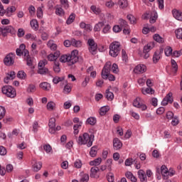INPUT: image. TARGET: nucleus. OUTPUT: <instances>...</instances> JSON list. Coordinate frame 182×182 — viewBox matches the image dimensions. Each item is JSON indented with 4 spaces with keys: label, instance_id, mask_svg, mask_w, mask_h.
<instances>
[{
    "label": "nucleus",
    "instance_id": "55",
    "mask_svg": "<svg viewBox=\"0 0 182 182\" xmlns=\"http://www.w3.org/2000/svg\"><path fill=\"white\" fill-rule=\"evenodd\" d=\"M60 4L65 9H68L69 8V1L68 0H60Z\"/></svg>",
    "mask_w": 182,
    "mask_h": 182
},
{
    "label": "nucleus",
    "instance_id": "9",
    "mask_svg": "<svg viewBox=\"0 0 182 182\" xmlns=\"http://www.w3.org/2000/svg\"><path fill=\"white\" fill-rule=\"evenodd\" d=\"M88 50L92 55H96L97 52V43L95 42V40L90 38L87 40Z\"/></svg>",
    "mask_w": 182,
    "mask_h": 182
},
{
    "label": "nucleus",
    "instance_id": "62",
    "mask_svg": "<svg viewBox=\"0 0 182 182\" xmlns=\"http://www.w3.org/2000/svg\"><path fill=\"white\" fill-rule=\"evenodd\" d=\"M43 149L47 154H49L50 151H52V146H50L49 144H46L43 146Z\"/></svg>",
    "mask_w": 182,
    "mask_h": 182
},
{
    "label": "nucleus",
    "instance_id": "56",
    "mask_svg": "<svg viewBox=\"0 0 182 182\" xmlns=\"http://www.w3.org/2000/svg\"><path fill=\"white\" fill-rule=\"evenodd\" d=\"M111 70L113 73H119V66L117 65V64L114 63L111 68Z\"/></svg>",
    "mask_w": 182,
    "mask_h": 182
},
{
    "label": "nucleus",
    "instance_id": "26",
    "mask_svg": "<svg viewBox=\"0 0 182 182\" xmlns=\"http://www.w3.org/2000/svg\"><path fill=\"white\" fill-rule=\"evenodd\" d=\"M110 110V107L109 106H104L102 107L100 109V116H105V114H106V113Z\"/></svg>",
    "mask_w": 182,
    "mask_h": 182
},
{
    "label": "nucleus",
    "instance_id": "1",
    "mask_svg": "<svg viewBox=\"0 0 182 182\" xmlns=\"http://www.w3.org/2000/svg\"><path fill=\"white\" fill-rule=\"evenodd\" d=\"M79 51L77 50H74L70 54H64L60 56V62L61 63H67L68 66H73L75 63L79 62Z\"/></svg>",
    "mask_w": 182,
    "mask_h": 182
},
{
    "label": "nucleus",
    "instance_id": "28",
    "mask_svg": "<svg viewBox=\"0 0 182 182\" xmlns=\"http://www.w3.org/2000/svg\"><path fill=\"white\" fill-rule=\"evenodd\" d=\"M42 168V162H35V164L33 165V171H39Z\"/></svg>",
    "mask_w": 182,
    "mask_h": 182
},
{
    "label": "nucleus",
    "instance_id": "32",
    "mask_svg": "<svg viewBox=\"0 0 182 182\" xmlns=\"http://www.w3.org/2000/svg\"><path fill=\"white\" fill-rule=\"evenodd\" d=\"M76 16V14H75L74 13H72L68 18L66 21V23L67 25H70V23H73V21H75V18Z\"/></svg>",
    "mask_w": 182,
    "mask_h": 182
},
{
    "label": "nucleus",
    "instance_id": "8",
    "mask_svg": "<svg viewBox=\"0 0 182 182\" xmlns=\"http://www.w3.org/2000/svg\"><path fill=\"white\" fill-rule=\"evenodd\" d=\"M112 69V63L108 61L104 65V68L101 73V76L102 79L107 80V77H109L107 75L110 74V70Z\"/></svg>",
    "mask_w": 182,
    "mask_h": 182
},
{
    "label": "nucleus",
    "instance_id": "50",
    "mask_svg": "<svg viewBox=\"0 0 182 182\" xmlns=\"http://www.w3.org/2000/svg\"><path fill=\"white\" fill-rule=\"evenodd\" d=\"M55 106H56V104H55V102L50 101V102H48L47 104V109H48V110L52 111L55 109Z\"/></svg>",
    "mask_w": 182,
    "mask_h": 182
},
{
    "label": "nucleus",
    "instance_id": "27",
    "mask_svg": "<svg viewBox=\"0 0 182 182\" xmlns=\"http://www.w3.org/2000/svg\"><path fill=\"white\" fill-rule=\"evenodd\" d=\"M5 11V14H6L7 16L11 17V15H12V14L16 11V8H15V6L8 7Z\"/></svg>",
    "mask_w": 182,
    "mask_h": 182
},
{
    "label": "nucleus",
    "instance_id": "23",
    "mask_svg": "<svg viewBox=\"0 0 182 182\" xmlns=\"http://www.w3.org/2000/svg\"><path fill=\"white\" fill-rule=\"evenodd\" d=\"M102 26H105V21H100L95 24L94 27L95 32H99L102 29Z\"/></svg>",
    "mask_w": 182,
    "mask_h": 182
},
{
    "label": "nucleus",
    "instance_id": "60",
    "mask_svg": "<svg viewBox=\"0 0 182 182\" xmlns=\"http://www.w3.org/2000/svg\"><path fill=\"white\" fill-rule=\"evenodd\" d=\"M110 29H112V27L110 25L107 24L105 26L104 28L102 29L103 33H109L110 32Z\"/></svg>",
    "mask_w": 182,
    "mask_h": 182
},
{
    "label": "nucleus",
    "instance_id": "19",
    "mask_svg": "<svg viewBox=\"0 0 182 182\" xmlns=\"http://www.w3.org/2000/svg\"><path fill=\"white\" fill-rule=\"evenodd\" d=\"M172 15L175 19H177V21H180L182 22V12L181 11H178L177 9H173L172 11Z\"/></svg>",
    "mask_w": 182,
    "mask_h": 182
},
{
    "label": "nucleus",
    "instance_id": "7",
    "mask_svg": "<svg viewBox=\"0 0 182 182\" xmlns=\"http://www.w3.org/2000/svg\"><path fill=\"white\" fill-rule=\"evenodd\" d=\"M1 35L4 38L8 36V33H11V35H15L16 33V30L12 26H3L1 27Z\"/></svg>",
    "mask_w": 182,
    "mask_h": 182
},
{
    "label": "nucleus",
    "instance_id": "40",
    "mask_svg": "<svg viewBox=\"0 0 182 182\" xmlns=\"http://www.w3.org/2000/svg\"><path fill=\"white\" fill-rule=\"evenodd\" d=\"M17 77H18V79H21L22 80H25V79H26V73L23 70L18 71L17 73Z\"/></svg>",
    "mask_w": 182,
    "mask_h": 182
},
{
    "label": "nucleus",
    "instance_id": "13",
    "mask_svg": "<svg viewBox=\"0 0 182 182\" xmlns=\"http://www.w3.org/2000/svg\"><path fill=\"white\" fill-rule=\"evenodd\" d=\"M59 56H60V52L55 51L54 53H50L48 55V60H50V62H57L56 60Z\"/></svg>",
    "mask_w": 182,
    "mask_h": 182
},
{
    "label": "nucleus",
    "instance_id": "11",
    "mask_svg": "<svg viewBox=\"0 0 182 182\" xmlns=\"http://www.w3.org/2000/svg\"><path fill=\"white\" fill-rule=\"evenodd\" d=\"M173 93L172 92H168L166 96L163 99L161 102L162 106H167L168 103H173Z\"/></svg>",
    "mask_w": 182,
    "mask_h": 182
},
{
    "label": "nucleus",
    "instance_id": "37",
    "mask_svg": "<svg viewBox=\"0 0 182 182\" xmlns=\"http://www.w3.org/2000/svg\"><path fill=\"white\" fill-rule=\"evenodd\" d=\"M152 49H153V43H148L146 46L144 47L143 53H149V52H150V50H151Z\"/></svg>",
    "mask_w": 182,
    "mask_h": 182
},
{
    "label": "nucleus",
    "instance_id": "5",
    "mask_svg": "<svg viewBox=\"0 0 182 182\" xmlns=\"http://www.w3.org/2000/svg\"><path fill=\"white\" fill-rule=\"evenodd\" d=\"M15 58H16V55L14 53L7 54L3 60L5 66H14L15 65Z\"/></svg>",
    "mask_w": 182,
    "mask_h": 182
},
{
    "label": "nucleus",
    "instance_id": "52",
    "mask_svg": "<svg viewBox=\"0 0 182 182\" xmlns=\"http://www.w3.org/2000/svg\"><path fill=\"white\" fill-rule=\"evenodd\" d=\"M129 114L134 117L136 120H139L140 119V115L139 114L134 112L132 109L129 111Z\"/></svg>",
    "mask_w": 182,
    "mask_h": 182
},
{
    "label": "nucleus",
    "instance_id": "17",
    "mask_svg": "<svg viewBox=\"0 0 182 182\" xmlns=\"http://www.w3.org/2000/svg\"><path fill=\"white\" fill-rule=\"evenodd\" d=\"M161 173L162 174V176L165 180H167L168 178L170 172H168V169L167 168V166H166L165 165H163L161 167Z\"/></svg>",
    "mask_w": 182,
    "mask_h": 182
},
{
    "label": "nucleus",
    "instance_id": "49",
    "mask_svg": "<svg viewBox=\"0 0 182 182\" xmlns=\"http://www.w3.org/2000/svg\"><path fill=\"white\" fill-rule=\"evenodd\" d=\"M49 127H56V119L55 117L50 118L48 122Z\"/></svg>",
    "mask_w": 182,
    "mask_h": 182
},
{
    "label": "nucleus",
    "instance_id": "33",
    "mask_svg": "<svg viewBox=\"0 0 182 182\" xmlns=\"http://www.w3.org/2000/svg\"><path fill=\"white\" fill-rule=\"evenodd\" d=\"M96 118L93 117H89L86 121L87 124H90V126H95V124H96Z\"/></svg>",
    "mask_w": 182,
    "mask_h": 182
},
{
    "label": "nucleus",
    "instance_id": "45",
    "mask_svg": "<svg viewBox=\"0 0 182 182\" xmlns=\"http://www.w3.org/2000/svg\"><path fill=\"white\" fill-rule=\"evenodd\" d=\"M63 80H65V77H58L56 76L53 79V82L55 85H58L60 82H63Z\"/></svg>",
    "mask_w": 182,
    "mask_h": 182
},
{
    "label": "nucleus",
    "instance_id": "24",
    "mask_svg": "<svg viewBox=\"0 0 182 182\" xmlns=\"http://www.w3.org/2000/svg\"><path fill=\"white\" fill-rule=\"evenodd\" d=\"M47 46L51 50H56V49H58V46L54 43L53 40H50L48 42Z\"/></svg>",
    "mask_w": 182,
    "mask_h": 182
},
{
    "label": "nucleus",
    "instance_id": "61",
    "mask_svg": "<svg viewBox=\"0 0 182 182\" xmlns=\"http://www.w3.org/2000/svg\"><path fill=\"white\" fill-rule=\"evenodd\" d=\"M166 117V119H168V120H171V119L174 117V113H173V112L171 111L167 112Z\"/></svg>",
    "mask_w": 182,
    "mask_h": 182
},
{
    "label": "nucleus",
    "instance_id": "29",
    "mask_svg": "<svg viewBox=\"0 0 182 182\" xmlns=\"http://www.w3.org/2000/svg\"><path fill=\"white\" fill-rule=\"evenodd\" d=\"M90 9L95 15H99L102 12V9L95 5L91 6Z\"/></svg>",
    "mask_w": 182,
    "mask_h": 182
},
{
    "label": "nucleus",
    "instance_id": "16",
    "mask_svg": "<svg viewBox=\"0 0 182 182\" xmlns=\"http://www.w3.org/2000/svg\"><path fill=\"white\" fill-rule=\"evenodd\" d=\"M113 147L114 150H120L121 147H123V144L122 143V141L119 139L118 138H114L113 140Z\"/></svg>",
    "mask_w": 182,
    "mask_h": 182
},
{
    "label": "nucleus",
    "instance_id": "48",
    "mask_svg": "<svg viewBox=\"0 0 182 182\" xmlns=\"http://www.w3.org/2000/svg\"><path fill=\"white\" fill-rule=\"evenodd\" d=\"M151 18L149 19L150 23H155L156 21H157V12H153L151 14Z\"/></svg>",
    "mask_w": 182,
    "mask_h": 182
},
{
    "label": "nucleus",
    "instance_id": "30",
    "mask_svg": "<svg viewBox=\"0 0 182 182\" xmlns=\"http://www.w3.org/2000/svg\"><path fill=\"white\" fill-rule=\"evenodd\" d=\"M60 64L59 63V61H55L54 65H53V70L55 73H59L60 72Z\"/></svg>",
    "mask_w": 182,
    "mask_h": 182
},
{
    "label": "nucleus",
    "instance_id": "51",
    "mask_svg": "<svg viewBox=\"0 0 182 182\" xmlns=\"http://www.w3.org/2000/svg\"><path fill=\"white\" fill-rule=\"evenodd\" d=\"M128 20H129L130 23L133 25L136 24V17L132 14H129L127 16Z\"/></svg>",
    "mask_w": 182,
    "mask_h": 182
},
{
    "label": "nucleus",
    "instance_id": "6",
    "mask_svg": "<svg viewBox=\"0 0 182 182\" xmlns=\"http://www.w3.org/2000/svg\"><path fill=\"white\" fill-rule=\"evenodd\" d=\"M46 65H48V60H43L38 63L37 71L38 75H48L49 73V69L45 67Z\"/></svg>",
    "mask_w": 182,
    "mask_h": 182
},
{
    "label": "nucleus",
    "instance_id": "25",
    "mask_svg": "<svg viewBox=\"0 0 182 182\" xmlns=\"http://www.w3.org/2000/svg\"><path fill=\"white\" fill-rule=\"evenodd\" d=\"M101 164H102V158H97L93 161H91L90 162V166H95V167H96L97 166H100Z\"/></svg>",
    "mask_w": 182,
    "mask_h": 182
},
{
    "label": "nucleus",
    "instance_id": "59",
    "mask_svg": "<svg viewBox=\"0 0 182 182\" xmlns=\"http://www.w3.org/2000/svg\"><path fill=\"white\" fill-rule=\"evenodd\" d=\"M25 36V30L23 28H18L17 32L18 38H22Z\"/></svg>",
    "mask_w": 182,
    "mask_h": 182
},
{
    "label": "nucleus",
    "instance_id": "2",
    "mask_svg": "<svg viewBox=\"0 0 182 182\" xmlns=\"http://www.w3.org/2000/svg\"><path fill=\"white\" fill-rule=\"evenodd\" d=\"M95 139V136L91 134L89 135L87 133H84L83 135H80L78 137V139L77 140V142L80 146H82V144H87L88 147H92L93 144V140Z\"/></svg>",
    "mask_w": 182,
    "mask_h": 182
},
{
    "label": "nucleus",
    "instance_id": "12",
    "mask_svg": "<svg viewBox=\"0 0 182 182\" xmlns=\"http://www.w3.org/2000/svg\"><path fill=\"white\" fill-rule=\"evenodd\" d=\"M163 48H160L159 50H156L153 56V62L154 63H158L159 60L161 59V54L163 53Z\"/></svg>",
    "mask_w": 182,
    "mask_h": 182
},
{
    "label": "nucleus",
    "instance_id": "63",
    "mask_svg": "<svg viewBox=\"0 0 182 182\" xmlns=\"http://www.w3.org/2000/svg\"><path fill=\"white\" fill-rule=\"evenodd\" d=\"M182 55V49L180 50H175L173 53V56H175V58H180Z\"/></svg>",
    "mask_w": 182,
    "mask_h": 182
},
{
    "label": "nucleus",
    "instance_id": "34",
    "mask_svg": "<svg viewBox=\"0 0 182 182\" xmlns=\"http://www.w3.org/2000/svg\"><path fill=\"white\" fill-rule=\"evenodd\" d=\"M119 24L120 25L122 29H123L124 28H128L129 27V24H127V21H126L123 18H119Z\"/></svg>",
    "mask_w": 182,
    "mask_h": 182
},
{
    "label": "nucleus",
    "instance_id": "21",
    "mask_svg": "<svg viewBox=\"0 0 182 182\" xmlns=\"http://www.w3.org/2000/svg\"><path fill=\"white\" fill-rule=\"evenodd\" d=\"M39 86L43 90H50V84L47 82L40 83Z\"/></svg>",
    "mask_w": 182,
    "mask_h": 182
},
{
    "label": "nucleus",
    "instance_id": "58",
    "mask_svg": "<svg viewBox=\"0 0 182 182\" xmlns=\"http://www.w3.org/2000/svg\"><path fill=\"white\" fill-rule=\"evenodd\" d=\"M180 121H178V117L175 116L172 118L171 124L172 126H177Z\"/></svg>",
    "mask_w": 182,
    "mask_h": 182
},
{
    "label": "nucleus",
    "instance_id": "54",
    "mask_svg": "<svg viewBox=\"0 0 182 182\" xmlns=\"http://www.w3.org/2000/svg\"><path fill=\"white\" fill-rule=\"evenodd\" d=\"M171 63L172 69H173V71L175 73L177 72V70H178V65H177V63L176 62V60H171Z\"/></svg>",
    "mask_w": 182,
    "mask_h": 182
},
{
    "label": "nucleus",
    "instance_id": "35",
    "mask_svg": "<svg viewBox=\"0 0 182 182\" xmlns=\"http://www.w3.org/2000/svg\"><path fill=\"white\" fill-rule=\"evenodd\" d=\"M81 178L80 182H87L89 181V174L81 173H80Z\"/></svg>",
    "mask_w": 182,
    "mask_h": 182
},
{
    "label": "nucleus",
    "instance_id": "38",
    "mask_svg": "<svg viewBox=\"0 0 182 182\" xmlns=\"http://www.w3.org/2000/svg\"><path fill=\"white\" fill-rule=\"evenodd\" d=\"M118 5L119 6V8H122V9L124 8H127V0H119Z\"/></svg>",
    "mask_w": 182,
    "mask_h": 182
},
{
    "label": "nucleus",
    "instance_id": "39",
    "mask_svg": "<svg viewBox=\"0 0 182 182\" xmlns=\"http://www.w3.org/2000/svg\"><path fill=\"white\" fill-rule=\"evenodd\" d=\"M105 96H106L107 100H113V99H114V95L113 94V92L109 91V90H106Z\"/></svg>",
    "mask_w": 182,
    "mask_h": 182
},
{
    "label": "nucleus",
    "instance_id": "36",
    "mask_svg": "<svg viewBox=\"0 0 182 182\" xmlns=\"http://www.w3.org/2000/svg\"><path fill=\"white\" fill-rule=\"evenodd\" d=\"M153 38L154 40L156 41V42H158V43H163L164 42L163 38H161V36H160V35H159L158 33L154 34Z\"/></svg>",
    "mask_w": 182,
    "mask_h": 182
},
{
    "label": "nucleus",
    "instance_id": "4",
    "mask_svg": "<svg viewBox=\"0 0 182 182\" xmlns=\"http://www.w3.org/2000/svg\"><path fill=\"white\" fill-rule=\"evenodd\" d=\"M120 43L114 41L109 45V55L112 58H117L120 53Z\"/></svg>",
    "mask_w": 182,
    "mask_h": 182
},
{
    "label": "nucleus",
    "instance_id": "43",
    "mask_svg": "<svg viewBox=\"0 0 182 182\" xmlns=\"http://www.w3.org/2000/svg\"><path fill=\"white\" fill-rule=\"evenodd\" d=\"M55 14L58 16H63V15H65V11H63L62 7H58L55 9Z\"/></svg>",
    "mask_w": 182,
    "mask_h": 182
},
{
    "label": "nucleus",
    "instance_id": "20",
    "mask_svg": "<svg viewBox=\"0 0 182 182\" xmlns=\"http://www.w3.org/2000/svg\"><path fill=\"white\" fill-rule=\"evenodd\" d=\"M97 150H99V149L96 145L91 147L90 151V156L91 157H96V156L97 155Z\"/></svg>",
    "mask_w": 182,
    "mask_h": 182
},
{
    "label": "nucleus",
    "instance_id": "64",
    "mask_svg": "<svg viewBox=\"0 0 182 182\" xmlns=\"http://www.w3.org/2000/svg\"><path fill=\"white\" fill-rule=\"evenodd\" d=\"M133 164V159L132 158H128L125 160V166H130Z\"/></svg>",
    "mask_w": 182,
    "mask_h": 182
},
{
    "label": "nucleus",
    "instance_id": "41",
    "mask_svg": "<svg viewBox=\"0 0 182 182\" xmlns=\"http://www.w3.org/2000/svg\"><path fill=\"white\" fill-rule=\"evenodd\" d=\"M5 114H6V109L4 107L0 106V120L5 117Z\"/></svg>",
    "mask_w": 182,
    "mask_h": 182
},
{
    "label": "nucleus",
    "instance_id": "53",
    "mask_svg": "<svg viewBox=\"0 0 182 182\" xmlns=\"http://www.w3.org/2000/svg\"><path fill=\"white\" fill-rule=\"evenodd\" d=\"M39 129V124L37 121H34L33 123V133H38V130Z\"/></svg>",
    "mask_w": 182,
    "mask_h": 182
},
{
    "label": "nucleus",
    "instance_id": "10",
    "mask_svg": "<svg viewBox=\"0 0 182 182\" xmlns=\"http://www.w3.org/2000/svg\"><path fill=\"white\" fill-rule=\"evenodd\" d=\"M133 106L137 107V109H141V110H147V105L141 103V98L136 97L133 102Z\"/></svg>",
    "mask_w": 182,
    "mask_h": 182
},
{
    "label": "nucleus",
    "instance_id": "47",
    "mask_svg": "<svg viewBox=\"0 0 182 182\" xmlns=\"http://www.w3.org/2000/svg\"><path fill=\"white\" fill-rule=\"evenodd\" d=\"M30 25L33 29H38V28H39V25L38 24V21L36 20H31L30 21Z\"/></svg>",
    "mask_w": 182,
    "mask_h": 182
},
{
    "label": "nucleus",
    "instance_id": "15",
    "mask_svg": "<svg viewBox=\"0 0 182 182\" xmlns=\"http://www.w3.org/2000/svg\"><path fill=\"white\" fill-rule=\"evenodd\" d=\"M134 73L136 75H140V73H144L146 72V65H138L134 69Z\"/></svg>",
    "mask_w": 182,
    "mask_h": 182
},
{
    "label": "nucleus",
    "instance_id": "14",
    "mask_svg": "<svg viewBox=\"0 0 182 182\" xmlns=\"http://www.w3.org/2000/svg\"><path fill=\"white\" fill-rule=\"evenodd\" d=\"M99 171H100L99 167L97 166L92 167L90 169V177H91V178H98L99 175H97V173H99Z\"/></svg>",
    "mask_w": 182,
    "mask_h": 182
},
{
    "label": "nucleus",
    "instance_id": "31",
    "mask_svg": "<svg viewBox=\"0 0 182 182\" xmlns=\"http://www.w3.org/2000/svg\"><path fill=\"white\" fill-rule=\"evenodd\" d=\"M71 45L75 46V48H80L82 46V42L80 41H77L75 38L71 39Z\"/></svg>",
    "mask_w": 182,
    "mask_h": 182
},
{
    "label": "nucleus",
    "instance_id": "44",
    "mask_svg": "<svg viewBox=\"0 0 182 182\" xmlns=\"http://www.w3.org/2000/svg\"><path fill=\"white\" fill-rule=\"evenodd\" d=\"M72 92V87L69 85H65L63 88V93L65 95H69Z\"/></svg>",
    "mask_w": 182,
    "mask_h": 182
},
{
    "label": "nucleus",
    "instance_id": "18",
    "mask_svg": "<svg viewBox=\"0 0 182 182\" xmlns=\"http://www.w3.org/2000/svg\"><path fill=\"white\" fill-rule=\"evenodd\" d=\"M138 177L141 182H147V176L144 170L138 171Z\"/></svg>",
    "mask_w": 182,
    "mask_h": 182
},
{
    "label": "nucleus",
    "instance_id": "22",
    "mask_svg": "<svg viewBox=\"0 0 182 182\" xmlns=\"http://www.w3.org/2000/svg\"><path fill=\"white\" fill-rule=\"evenodd\" d=\"M141 92L143 93V95H153L154 94V90H153L151 87H149L146 89L142 88Z\"/></svg>",
    "mask_w": 182,
    "mask_h": 182
},
{
    "label": "nucleus",
    "instance_id": "57",
    "mask_svg": "<svg viewBox=\"0 0 182 182\" xmlns=\"http://www.w3.org/2000/svg\"><path fill=\"white\" fill-rule=\"evenodd\" d=\"M122 29H123V28H122V27H120V26H119V25H115L112 28V31L115 33H119V32H122Z\"/></svg>",
    "mask_w": 182,
    "mask_h": 182
},
{
    "label": "nucleus",
    "instance_id": "42",
    "mask_svg": "<svg viewBox=\"0 0 182 182\" xmlns=\"http://www.w3.org/2000/svg\"><path fill=\"white\" fill-rule=\"evenodd\" d=\"M36 91V86L33 84H30L27 88L28 93H34Z\"/></svg>",
    "mask_w": 182,
    "mask_h": 182
},
{
    "label": "nucleus",
    "instance_id": "46",
    "mask_svg": "<svg viewBox=\"0 0 182 182\" xmlns=\"http://www.w3.org/2000/svg\"><path fill=\"white\" fill-rule=\"evenodd\" d=\"M164 52L166 56H171V55H173V48H171L170 46H168L165 48Z\"/></svg>",
    "mask_w": 182,
    "mask_h": 182
},
{
    "label": "nucleus",
    "instance_id": "3",
    "mask_svg": "<svg viewBox=\"0 0 182 182\" xmlns=\"http://www.w3.org/2000/svg\"><path fill=\"white\" fill-rule=\"evenodd\" d=\"M1 92L3 95H6L7 97L14 99L16 97V90L11 85H4L1 87Z\"/></svg>",
    "mask_w": 182,
    "mask_h": 182
}]
</instances>
